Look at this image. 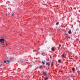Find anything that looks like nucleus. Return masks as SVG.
Segmentation results:
<instances>
[{"label": "nucleus", "mask_w": 80, "mask_h": 80, "mask_svg": "<svg viewBox=\"0 0 80 80\" xmlns=\"http://www.w3.org/2000/svg\"><path fill=\"white\" fill-rule=\"evenodd\" d=\"M50 64L51 63L50 62H46V65H48V66H50Z\"/></svg>", "instance_id": "1"}, {"label": "nucleus", "mask_w": 80, "mask_h": 80, "mask_svg": "<svg viewBox=\"0 0 80 80\" xmlns=\"http://www.w3.org/2000/svg\"><path fill=\"white\" fill-rule=\"evenodd\" d=\"M56 50V48H52V52H54Z\"/></svg>", "instance_id": "2"}, {"label": "nucleus", "mask_w": 80, "mask_h": 80, "mask_svg": "<svg viewBox=\"0 0 80 80\" xmlns=\"http://www.w3.org/2000/svg\"><path fill=\"white\" fill-rule=\"evenodd\" d=\"M43 74H44V76H45L47 74V72L45 71V72H43Z\"/></svg>", "instance_id": "3"}, {"label": "nucleus", "mask_w": 80, "mask_h": 80, "mask_svg": "<svg viewBox=\"0 0 80 80\" xmlns=\"http://www.w3.org/2000/svg\"><path fill=\"white\" fill-rule=\"evenodd\" d=\"M4 39L3 38H2L0 39V42H2L3 41H4Z\"/></svg>", "instance_id": "4"}, {"label": "nucleus", "mask_w": 80, "mask_h": 80, "mask_svg": "<svg viewBox=\"0 0 80 80\" xmlns=\"http://www.w3.org/2000/svg\"><path fill=\"white\" fill-rule=\"evenodd\" d=\"M42 63L43 65H44V64L45 63V60L42 61Z\"/></svg>", "instance_id": "5"}, {"label": "nucleus", "mask_w": 80, "mask_h": 80, "mask_svg": "<svg viewBox=\"0 0 80 80\" xmlns=\"http://www.w3.org/2000/svg\"><path fill=\"white\" fill-rule=\"evenodd\" d=\"M73 73H75V68H72V69Z\"/></svg>", "instance_id": "6"}, {"label": "nucleus", "mask_w": 80, "mask_h": 80, "mask_svg": "<svg viewBox=\"0 0 80 80\" xmlns=\"http://www.w3.org/2000/svg\"><path fill=\"white\" fill-rule=\"evenodd\" d=\"M5 45V44H2L1 46V47H5V46H2V45Z\"/></svg>", "instance_id": "7"}, {"label": "nucleus", "mask_w": 80, "mask_h": 80, "mask_svg": "<svg viewBox=\"0 0 80 80\" xmlns=\"http://www.w3.org/2000/svg\"><path fill=\"white\" fill-rule=\"evenodd\" d=\"M68 33L69 34H71V33H72V32H71V30H69L68 31Z\"/></svg>", "instance_id": "8"}, {"label": "nucleus", "mask_w": 80, "mask_h": 80, "mask_svg": "<svg viewBox=\"0 0 80 80\" xmlns=\"http://www.w3.org/2000/svg\"><path fill=\"white\" fill-rule=\"evenodd\" d=\"M15 58L14 57H12V58H10V60H12V59H14Z\"/></svg>", "instance_id": "9"}, {"label": "nucleus", "mask_w": 80, "mask_h": 80, "mask_svg": "<svg viewBox=\"0 0 80 80\" xmlns=\"http://www.w3.org/2000/svg\"><path fill=\"white\" fill-rule=\"evenodd\" d=\"M62 57H65V54L63 53L62 55Z\"/></svg>", "instance_id": "10"}, {"label": "nucleus", "mask_w": 80, "mask_h": 80, "mask_svg": "<svg viewBox=\"0 0 80 80\" xmlns=\"http://www.w3.org/2000/svg\"><path fill=\"white\" fill-rule=\"evenodd\" d=\"M48 77H46V78H45V80H48Z\"/></svg>", "instance_id": "11"}, {"label": "nucleus", "mask_w": 80, "mask_h": 80, "mask_svg": "<svg viewBox=\"0 0 80 80\" xmlns=\"http://www.w3.org/2000/svg\"><path fill=\"white\" fill-rule=\"evenodd\" d=\"M54 65V64H53V62H52L51 66H53Z\"/></svg>", "instance_id": "12"}, {"label": "nucleus", "mask_w": 80, "mask_h": 80, "mask_svg": "<svg viewBox=\"0 0 80 80\" xmlns=\"http://www.w3.org/2000/svg\"><path fill=\"white\" fill-rule=\"evenodd\" d=\"M61 59H59V60H58V62H59V63H61Z\"/></svg>", "instance_id": "13"}, {"label": "nucleus", "mask_w": 80, "mask_h": 80, "mask_svg": "<svg viewBox=\"0 0 80 80\" xmlns=\"http://www.w3.org/2000/svg\"><path fill=\"white\" fill-rule=\"evenodd\" d=\"M4 43H5L6 44H7V41H6V40H4Z\"/></svg>", "instance_id": "14"}, {"label": "nucleus", "mask_w": 80, "mask_h": 80, "mask_svg": "<svg viewBox=\"0 0 80 80\" xmlns=\"http://www.w3.org/2000/svg\"><path fill=\"white\" fill-rule=\"evenodd\" d=\"M59 24V22H58L56 24V25H58V24Z\"/></svg>", "instance_id": "15"}, {"label": "nucleus", "mask_w": 80, "mask_h": 80, "mask_svg": "<svg viewBox=\"0 0 80 80\" xmlns=\"http://www.w3.org/2000/svg\"><path fill=\"white\" fill-rule=\"evenodd\" d=\"M40 68H43V67L42 66H40Z\"/></svg>", "instance_id": "16"}, {"label": "nucleus", "mask_w": 80, "mask_h": 80, "mask_svg": "<svg viewBox=\"0 0 80 80\" xmlns=\"http://www.w3.org/2000/svg\"><path fill=\"white\" fill-rule=\"evenodd\" d=\"M7 62H8V63H10V60H8Z\"/></svg>", "instance_id": "17"}, {"label": "nucleus", "mask_w": 80, "mask_h": 80, "mask_svg": "<svg viewBox=\"0 0 80 80\" xmlns=\"http://www.w3.org/2000/svg\"><path fill=\"white\" fill-rule=\"evenodd\" d=\"M4 63H7V61H6L5 60H4Z\"/></svg>", "instance_id": "18"}, {"label": "nucleus", "mask_w": 80, "mask_h": 80, "mask_svg": "<svg viewBox=\"0 0 80 80\" xmlns=\"http://www.w3.org/2000/svg\"><path fill=\"white\" fill-rule=\"evenodd\" d=\"M41 54L42 55H43V56H44V55H43L44 54V53H42Z\"/></svg>", "instance_id": "19"}, {"label": "nucleus", "mask_w": 80, "mask_h": 80, "mask_svg": "<svg viewBox=\"0 0 80 80\" xmlns=\"http://www.w3.org/2000/svg\"><path fill=\"white\" fill-rule=\"evenodd\" d=\"M59 47H61V46H62V45H61V44H59Z\"/></svg>", "instance_id": "20"}, {"label": "nucleus", "mask_w": 80, "mask_h": 80, "mask_svg": "<svg viewBox=\"0 0 80 80\" xmlns=\"http://www.w3.org/2000/svg\"><path fill=\"white\" fill-rule=\"evenodd\" d=\"M59 72H62V71L61 70H59Z\"/></svg>", "instance_id": "21"}, {"label": "nucleus", "mask_w": 80, "mask_h": 80, "mask_svg": "<svg viewBox=\"0 0 80 80\" xmlns=\"http://www.w3.org/2000/svg\"><path fill=\"white\" fill-rule=\"evenodd\" d=\"M2 64H1L0 65V67H2Z\"/></svg>", "instance_id": "22"}, {"label": "nucleus", "mask_w": 80, "mask_h": 80, "mask_svg": "<svg viewBox=\"0 0 80 80\" xmlns=\"http://www.w3.org/2000/svg\"><path fill=\"white\" fill-rule=\"evenodd\" d=\"M12 16H13V13H12Z\"/></svg>", "instance_id": "23"}, {"label": "nucleus", "mask_w": 80, "mask_h": 80, "mask_svg": "<svg viewBox=\"0 0 80 80\" xmlns=\"http://www.w3.org/2000/svg\"><path fill=\"white\" fill-rule=\"evenodd\" d=\"M2 42V43H5V42H4V41H3Z\"/></svg>", "instance_id": "24"}, {"label": "nucleus", "mask_w": 80, "mask_h": 80, "mask_svg": "<svg viewBox=\"0 0 80 80\" xmlns=\"http://www.w3.org/2000/svg\"><path fill=\"white\" fill-rule=\"evenodd\" d=\"M38 51H39V50H38L37 51H38Z\"/></svg>", "instance_id": "25"}, {"label": "nucleus", "mask_w": 80, "mask_h": 80, "mask_svg": "<svg viewBox=\"0 0 80 80\" xmlns=\"http://www.w3.org/2000/svg\"><path fill=\"white\" fill-rule=\"evenodd\" d=\"M20 36H22V35L20 34Z\"/></svg>", "instance_id": "26"}, {"label": "nucleus", "mask_w": 80, "mask_h": 80, "mask_svg": "<svg viewBox=\"0 0 80 80\" xmlns=\"http://www.w3.org/2000/svg\"><path fill=\"white\" fill-rule=\"evenodd\" d=\"M68 38V37H67V38Z\"/></svg>", "instance_id": "27"}, {"label": "nucleus", "mask_w": 80, "mask_h": 80, "mask_svg": "<svg viewBox=\"0 0 80 80\" xmlns=\"http://www.w3.org/2000/svg\"><path fill=\"white\" fill-rule=\"evenodd\" d=\"M5 55H7V54H5Z\"/></svg>", "instance_id": "28"}, {"label": "nucleus", "mask_w": 80, "mask_h": 80, "mask_svg": "<svg viewBox=\"0 0 80 80\" xmlns=\"http://www.w3.org/2000/svg\"><path fill=\"white\" fill-rule=\"evenodd\" d=\"M43 67H45V66H43Z\"/></svg>", "instance_id": "29"}, {"label": "nucleus", "mask_w": 80, "mask_h": 80, "mask_svg": "<svg viewBox=\"0 0 80 80\" xmlns=\"http://www.w3.org/2000/svg\"><path fill=\"white\" fill-rule=\"evenodd\" d=\"M26 61H28V60H27Z\"/></svg>", "instance_id": "30"}, {"label": "nucleus", "mask_w": 80, "mask_h": 80, "mask_svg": "<svg viewBox=\"0 0 80 80\" xmlns=\"http://www.w3.org/2000/svg\"><path fill=\"white\" fill-rule=\"evenodd\" d=\"M22 75V74H21V75Z\"/></svg>", "instance_id": "31"}, {"label": "nucleus", "mask_w": 80, "mask_h": 80, "mask_svg": "<svg viewBox=\"0 0 80 80\" xmlns=\"http://www.w3.org/2000/svg\"><path fill=\"white\" fill-rule=\"evenodd\" d=\"M31 67H32V66H31Z\"/></svg>", "instance_id": "32"}]
</instances>
